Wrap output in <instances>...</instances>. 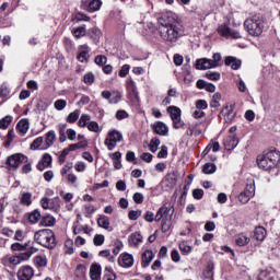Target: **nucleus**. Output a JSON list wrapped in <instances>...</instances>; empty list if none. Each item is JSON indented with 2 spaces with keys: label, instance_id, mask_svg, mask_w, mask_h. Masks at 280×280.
Here are the masks:
<instances>
[{
  "label": "nucleus",
  "instance_id": "nucleus-1",
  "mask_svg": "<svg viewBox=\"0 0 280 280\" xmlns=\"http://www.w3.org/2000/svg\"><path fill=\"white\" fill-rule=\"evenodd\" d=\"M256 161L260 170L268 172L272 167H277V163L280 161V153L277 149H272L266 151L262 155H258Z\"/></svg>",
  "mask_w": 280,
  "mask_h": 280
},
{
  "label": "nucleus",
  "instance_id": "nucleus-2",
  "mask_svg": "<svg viewBox=\"0 0 280 280\" xmlns=\"http://www.w3.org/2000/svg\"><path fill=\"white\" fill-rule=\"evenodd\" d=\"M34 240L39 246L54 250L56 248V234L50 229L38 230L34 234Z\"/></svg>",
  "mask_w": 280,
  "mask_h": 280
},
{
  "label": "nucleus",
  "instance_id": "nucleus-3",
  "mask_svg": "<svg viewBox=\"0 0 280 280\" xmlns=\"http://www.w3.org/2000/svg\"><path fill=\"white\" fill-rule=\"evenodd\" d=\"M244 27L249 36H261L264 33V16L255 14L244 22Z\"/></svg>",
  "mask_w": 280,
  "mask_h": 280
},
{
  "label": "nucleus",
  "instance_id": "nucleus-4",
  "mask_svg": "<svg viewBox=\"0 0 280 280\" xmlns=\"http://www.w3.org/2000/svg\"><path fill=\"white\" fill-rule=\"evenodd\" d=\"M179 25L174 24L173 26H159V33L161 38L166 43H176L180 38Z\"/></svg>",
  "mask_w": 280,
  "mask_h": 280
},
{
  "label": "nucleus",
  "instance_id": "nucleus-5",
  "mask_svg": "<svg viewBox=\"0 0 280 280\" xmlns=\"http://www.w3.org/2000/svg\"><path fill=\"white\" fill-rule=\"evenodd\" d=\"M213 59H207V58H202V59H198L196 61V69L200 70V71H205L207 69H214L215 67H220V61L222 60V55H220V52H215L212 56Z\"/></svg>",
  "mask_w": 280,
  "mask_h": 280
},
{
  "label": "nucleus",
  "instance_id": "nucleus-6",
  "mask_svg": "<svg viewBox=\"0 0 280 280\" xmlns=\"http://www.w3.org/2000/svg\"><path fill=\"white\" fill-rule=\"evenodd\" d=\"M170 211H172V209L164 205L158 210L155 218H153L155 222H161L162 220V233H167L170 226H172V223L167 219Z\"/></svg>",
  "mask_w": 280,
  "mask_h": 280
},
{
  "label": "nucleus",
  "instance_id": "nucleus-7",
  "mask_svg": "<svg viewBox=\"0 0 280 280\" xmlns=\"http://www.w3.org/2000/svg\"><path fill=\"white\" fill-rule=\"evenodd\" d=\"M167 113L173 121V128H175V130H178L180 128H183V130H185L186 125L180 119V108H178L176 106H170L167 108Z\"/></svg>",
  "mask_w": 280,
  "mask_h": 280
},
{
  "label": "nucleus",
  "instance_id": "nucleus-8",
  "mask_svg": "<svg viewBox=\"0 0 280 280\" xmlns=\"http://www.w3.org/2000/svg\"><path fill=\"white\" fill-rule=\"evenodd\" d=\"M218 33L220 34V36H223L224 38H234V39L242 38V35L237 31L226 25L219 26Z\"/></svg>",
  "mask_w": 280,
  "mask_h": 280
},
{
  "label": "nucleus",
  "instance_id": "nucleus-9",
  "mask_svg": "<svg viewBox=\"0 0 280 280\" xmlns=\"http://www.w3.org/2000/svg\"><path fill=\"white\" fill-rule=\"evenodd\" d=\"M23 161H27V156L23 155V153H15L7 159V165L16 170Z\"/></svg>",
  "mask_w": 280,
  "mask_h": 280
},
{
  "label": "nucleus",
  "instance_id": "nucleus-10",
  "mask_svg": "<svg viewBox=\"0 0 280 280\" xmlns=\"http://www.w3.org/2000/svg\"><path fill=\"white\" fill-rule=\"evenodd\" d=\"M174 21H176V19L174 18V13L172 12H166L158 19L160 27H171L175 25Z\"/></svg>",
  "mask_w": 280,
  "mask_h": 280
},
{
  "label": "nucleus",
  "instance_id": "nucleus-11",
  "mask_svg": "<svg viewBox=\"0 0 280 280\" xmlns=\"http://www.w3.org/2000/svg\"><path fill=\"white\" fill-rule=\"evenodd\" d=\"M152 130L160 137H167V135H170V128L163 121H156L153 124Z\"/></svg>",
  "mask_w": 280,
  "mask_h": 280
},
{
  "label": "nucleus",
  "instance_id": "nucleus-12",
  "mask_svg": "<svg viewBox=\"0 0 280 280\" xmlns=\"http://www.w3.org/2000/svg\"><path fill=\"white\" fill-rule=\"evenodd\" d=\"M34 277V269L31 266H24L18 271V279L30 280Z\"/></svg>",
  "mask_w": 280,
  "mask_h": 280
},
{
  "label": "nucleus",
  "instance_id": "nucleus-13",
  "mask_svg": "<svg viewBox=\"0 0 280 280\" xmlns=\"http://www.w3.org/2000/svg\"><path fill=\"white\" fill-rule=\"evenodd\" d=\"M118 264L121 268H132L135 265V257L130 254H121L118 259Z\"/></svg>",
  "mask_w": 280,
  "mask_h": 280
},
{
  "label": "nucleus",
  "instance_id": "nucleus-14",
  "mask_svg": "<svg viewBox=\"0 0 280 280\" xmlns=\"http://www.w3.org/2000/svg\"><path fill=\"white\" fill-rule=\"evenodd\" d=\"M237 143H240V139H237V136H228L224 141L223 145L225 150H235L237 148Z\"/></svg>",
  "mask_w": 280,
  "mask_h": 280
},
{
  "label": "nucleus",
  "instance_id": "nucleus-15",
  "mask_svg": "<svg viewBox=\"0 0 280 280\" xmlns=\"http://www.w3.org/2000/svg\"><path fill=\"white\" fill-rule=\"evenodd\" d=\"M91 51V48H89L88 45H82L79 48V54L77 56V60H79V62H89V52Z\"/></svg>",
  "mask_w": 280,
  "mask_h": 280
},
{
  "label": "nucleus",
  "instance_id": "nucleus-16",
  "mask_svg": "<svg viewBox=\"0 0 280 280\" xmlns=\"http://www.w3.org/2000/svg\"><path fill=\"white\" fill-rule=\"evenodd\" d=\"M82 8L88 10V12H97L102 8V0H92L88 3L82 2Z\"/></svg>",
  "mask_w": 280,
  "mask_h": 280
},
{
  "label": "nucleus",
  "instance_id": "nucleus-17",
  "mask_svg": "<svg viewBox=\"0 0 280 280\" xmlns=\"http://www.w3.org/2000/svg\"><path fill=\"white\" fill-rule=\"evenodd\" d=\"M26 252L20 254V259L26 260L30 259L34 254L38 253V248L34 247V243L27 242Z\"/></svg>",
  "mask_w": 280,
  "mask_h": 280
},
{
  "label": "nucleus",
  "instance_id": "nucleus-18",
  "mask_svg": "<svg viewBox=\"0 0 280 280\" xmlns=\"http://www.w3.org/2000/svg\"><path fill=\"white\" fill-rule=\"evenodd\" d=\"M235 105L225 106L224 109L221 110V115H224V120L229 124L235 119Z\"/></svg>",
  "mask_w": 280,
  "mask_h": 280
},
{
  "label": "nucleus",
  "instance_id": "nucleus-19",
  "mask_svg": "<svg viewBox=\"0 0 280 280\" xmlns=\"http://www.w3.org/2000/svg\"><path fill=\"white\" fill-rule=\"evenodd\" d=\"M224 62H225V66L231 67V69H233V71H237V69H240V67H242V60H240L233 56L226 57Z\"/></svg>",
  "mask_w": 280,
  "mask_h": 280
},
{
  "label": "nucleus",
  "instance_id": "nucleus-20",
  "mask_svg": "<svg viewBox=\"0 0 280 280\" xmlns=\"http://www.w3.org/2000/svg\"><path fill=\"white\" fill-rule=\"evenodd\" d=\"M90 277L92 280H102V266L92 264L90 268Z\"/></svg>",
  "mask_w": 280,
  "mask_h": 280
},
{
  "label": "nucleus",
  "instance_id": "nucleus-21",
  "mask_svg": "<svg viewBox=\"0 0 280 280\" xmlns=\"http://www.w3.org/2000/svg\"><path fill=\"white\" fill-rule=\"evenodd\" d=\"M16 130L18 132H20V135H22V137H24V135H27V130H30V120H27V118L21 119L16 124Z\"/></svg>",
  "mask_w": 280,
  "mask_h": 280
},
{
  "label": "nucleus",
  "instance_id": "nucleus-22",
  "mask_svg": "<svg viewBox=\"0 0 280 280\" xmlns=\"http://www.w3.org/2000/svg\"><path fill=\"white\" fill-rule=\"evenodd\" d=\"M152 259H154V253L150 249H147L142 254V268H148V266H150V264L152 262Z\"/></svg>",
  "mask_w": 280,
  "mask_h": 280
},
{
  "label": "nucleus",
  "instance_id": "nucleus-23",
  "mask_svg": "<svg viewBox=\"0 0 280 280\" xmlns=\"http://www.w3.org/2000/svg\"><path fill=\"white\" fill-rule=\"evenodd\" d=\"M97 225L101 229H105L106 231H113V229L110 228V219L106 215H101L97 219Z\"/></svg>",
  "mask_w": 280,
  "mask_h": 280
},
{
  "label": "nucleus",
  "instance_id": "nucleus-24",
  "mask_svg": "<svg viewBox=\"0 0 280 280\" xmlns=\"http://www.w3.org/2000/svg\"><path fill=\"white\" fill-rule=\"evenodd\" d=\"M128 242L132 246H139V244L143 242V236H141L140 232H135L131 235H129Z\"/></svg>",
  "mask_w": 280,
  "mask_h": 280
},
{
  "label": "nucleus",
  "instance_id": "nucleus-25",
  "mask_svg": "<svg viewBox=\"0 0 280 280\" xmlns=\"http://www.w3.org/2000/svg\"><path fill=\"white\" fill-rule=\"evenodd\" d=\"M254 240H257V242H264V240H266V229L264 226H258L255 229Z\"/></svg>",
  "mask_w": 280,
  "mask_h": 280
},
{
  "label": "nucleus",
  "instance_id": "nucleus-26",
  "mask_svg": "<svg viewBox=\"0 0 280 280\" xmlns=\"http://www.w3.org/2000/svg\"><path fill=\"white\" fill-rule=\"evenodd\" d=\"M40 226H54L56 224V218L50 214L44 215L39 222Z\"/></svg>",
  "mask_w": 280,
  "mask_h": 280
},
{
  "label": "nucleus",
  "instance_id": "nucleus-27",
  "mask_svg": "<svg viewBox=\"0 0 280 280\" xmlns=\"http://www.w3.org/2000/svg\"><path fill=\"white\" fill-rule=\"evenodd\" d=\"M46 145L47 148H51L56 141V131L50 130L46 133Z\"/></svg>",
  "mask_w": 280,
  "mask_h": 280
},
{
  "label": "nucleus",
  "instance_id": "nucleus-28",
  "mask_svg": "<svg viewBox=\"0 0 280 280\" xmlns=\"http://www.w3.org/2000/svg\"><path fill=\"white\" fill-rule=\"evenodd\" d=\"M72 34L75 36V38H82V36H86V25L73 28Z\"/></svg>",
  "mask_w": 280,
  "mask_h": 280
},
{
  "label": "nucleus",
  "instance_id": "nucleus-29",
  "mask_svg": "<svg viewBox=\"0 0 280 280\" xmlns=\"http://www.w3.org/2000/svg\"><path fill=\"white\" fill-rule=\"evenodd\" d=\"M28 220L31 224H37L39 220H42L40 211L34 210L28 214Z\"/></svg>",
  "mask_w": 280,
  "mask_h": 280
},
{
  "label": "nucleus",
  "instance_id": "nucleus-30",
  "mask_svg": "<svg viewBox=\"0 0 280 280\" xmlns=\"http://www.w3.org/2000/svg\"><path fill=\"white\" fill-rule=\"evenodd\" d=\"M91 121V116H89V114H83L81 115L79 121H78V126L80 128H86V126H89Z\"/></svg>",
  "mask_w": 280,
  "mask_h": 280
},
{
  "label": "nucleus",
  "instance_id": "nucleus-31",
  "mask_svg": "<svg viewBox=\"0 0 280 280\" xmlns=\"http://www.w3.org/2000/svg\"><path fill=\"white\" fill-rule=\"evenodd\" d=\"M218 166L213 163H206L202 167L203 174H215Z\"/></svg>",
  "mask_w": 280,
  "mask_h": 280
},
{
  "label": "nucleus",
  "instance_id": "nucleus-32",
  "mask_svg": "<svg viewBox=\"0 0 280 280\" xmlns=\"http://www.w3.org/2000/svg\"><path fill=\"white\" fill-rule=\"evenodd\" d=\"M235 242L237 246H246V244H250V238L244 234H240Z\"/></svg>",
  "mask_w": 280,
  "mask_h": 280
},
{
  "label": "nucleus",
  "instance_id": "nucleus-33",
  "mask_svg": "<svg viewBox=\"0 0 280 280\" xmlns=\"http://www.w3.org/2000/svg\"><path fill=\"white\" fill-rule=\"evenodd\" d=\"M220 100H222V94L214 93L212 96V100L210 102V108H219L220 106Z\"/></svg>",
  "mask_w": 280,
  "mask_h": 280
},
{
  "label": "nucleus",
  "instance_id": "nucleus-34",
  "mask_svg": "<svg viewBox=\"0 0 280 280\" xmlns=\"http://www.w3.org/2000/svg\"><path fill=\"white\" fill-rule=\"evenodd\" d=\"M88 145H89V142H86V140H82L78 143L70 144L69 149H70V152H74V150H82V149L86 148Z\"/></svg>",
  "mask_w": 280,
  "mask_h": 280
},
{
  "label": "nucleus",
  "instance_id": "nucleus-35",
  "mask_svg": "<svg viewBox=\"0 0 280 280\" xmlns=\"http://www.w3.org/2000/svg\"><path fill=\"white\" fill-rule=\"evenodd\" d=\"M20 202L21 205L30 207V205H32V195L30 192H23L21 195Z\"/></svg>",
  "mask_w": 280,
  "mask_h": 280
},
{
  "label": "nucleus",
  "instance_id": "nucleus-36",
  "mask_svg": "<svg viewBox=\"0 0 280 280\" xmlns=\"http://www.w3.org/2000/svg\"><path fill=\"white\" fill-rule=\"evenodd\" d=\"M35 266L37 268H45L47 266V257L46 256H36L34 258Z\"/></svg>",
  "mask_w": 280,
  "mask_h": 280
},
{
  "label": "nucleus",
  "instance_id": "nucleus-37",
  "mask_svg": "<svg viewBox=\"0 0 280 280\" xmlns=\"http://www.w3.org/2000/svg\"><path fill=\"white\" fill-rule=\"evenodd\" d=\"M107 138L119 142L124 139V136L121 135V132H119L117 130H112L108 132Z\"/></svg>",
  "mask_w": 280,
  "mask_h": 280
},
{
  "label": "nucleus",
  "instance_id": "nucleus-38",
  "mask_svg": "<svg viewBox=\"0 0 280 280\" xmlns=\"http://www.w3.org/2000/svg\"><path fill=\"white\" fill-rule=\"evenodd\" d=\"M80 118V109H77L72 113H70L67 117V122L68 124H75L78 119Z\"/></svg>",
  "mask_w": 280,
  "mask_h": 280
},
{
  "label": "nucleus",
  "instance_id": "nucleus-39",
  "mask_svg": "<svg viewBox=\"0 0 280 280\" xmlns=\"http://www.w3.org/2000/svg\"><path fill=\"white\" fill-rule=\"evenodd\" d=\"M27 246H30V244L25 243V244H21V243H13L11 245V249L14 250V252H20V253H23L27 250Z\"/></svg>",
  "mask_w": 280,
  "mask_h": 280
},
{
  "label": "nucleus",
  "instance_id": "nucleus-40",
  "mask_svg": "<svg viewBox=\"0 0 280 280\" xmlns=\"http://www.w3.org/2000/svg\"><path fill=\"white\" fill-rule=\"evenodd\" d=\"M12 124V116H5L0 119V130H5Z\"/></svg>",
  "mask_w": 280,
  "mask_h": 280
},
{
  "label": "nucleus",
  "instance_id": "nucleus-41",
  "mask_svg": "<svg viewBox=\"0 0 280 280\" xmlns=\"http://www.w3.org/2000/svg\"><path fill=\"white\" fill-rule=\"evenodd\" d=\"M159 145H161V140L159 138L151 139L149 144L150 152H156L159 150Z\"/></svg>",
  "mask_w": 280,
  "mask_h": 280
},
{
  "label": "nucleus",
  "instance_id": "nucleus-42",
  "mask_svg": "<svg viewBox=\"0 0 280 280\" xmlns=\"http://www.w3.org/2000/svg\"><path fill=\"white\" fill-rule=\"evenodd\" d=\"M213 264H209L207 266V268L203 271V277H206V279H213Z\"/></svg>",
  "mask_w": 280,
  "mask_h": 280
},
{
  "label": "nucleus",
  "instance_id": "nucleus-43",
  "mask_svg": "<svg viewBox=\"0 0 280 280\" xmlns=\"http://www.w3.org/2000/svg\"><path fill=\"white\" fill-rule=\"evenodd\" d=\"M60 209V198L55 197L50 199V210L58 211Z\"/></svg>",
  "mask_w": 280,
  "mask_h": 280
},
{
  "label": "nucleus",
  "instance_id": "nucleus-44",
  "mask_svg": "<svg viewBox=\"0 0 280 280\" xmlns=\"http://www.w3.org/2000/svg\"><path fill=\"white\" fill-rule=\"evenodd\" d=\"M250 198H253L250 195H248V192H245V191H242L240 195H238V200L242 205H246Z\"/></svg>",
  "mask_w": 280,
  "mask_h": 280
},
{
  "label": "nucleus",
  "instance_id": "nucleus-45",
  "mask_svg": "<svg viewBox=\"0 0 280 280\" xmlns=\"http://www.w3.org/2000/svg\"><path fill=\"white\" fill-rule=\"evenodd\" d=\"M94 61L96 65H98V67H104V65L108 62V58H106L104 55H97Z\"/></svg>",
  "mask_w": 280,
  "mask_h": 280
},
{
  "label": "nucleus",
  "instance_id": "nucleus-46",
  "mask_svg": "<svg viewBox=\"0 0 280 280\" xmlns=\"http://www.w3.org/2000/svg\"><path fill=\"white\" fill-rule=\"evenodd\" d=\"M85 233L86 235H89V233H91V230L89 229V225L82 226V228H78V226H73V234L78 235L80 233Z\"/></svg>",
  "mask_w": 280,
  "mask_h": 280
},
{
  "label": "nucleus",
  "instance_id": "nucleus-47",
  "mask_svg": "<svg viewBox=\"0 0 280 280\" xmlns=\"http://www.w3.org/2000/svg\"><path fill=\"white\" fill-rule=\"evenodd\" d=\"M117 140H112L110 138L105 139V145L107 147V150L113 151L117 147Z\"/></svg>",
  "mask_w": 280,
  "mask_h": 280
},
{
  "label": "nucleus",
  "instance_id": "nucleus-48",
  "mask_svg": "<svg viewBox=\"0 0 280 280\" xmlns=\"http://www.w3.org/2000/svg\"><path fill=\"white\" fill-rule=\"evenodd\" d=\"M205 196V190H202L201 188H196L192 190V197L195 198V200H202Z\"/></svg>",
  "mask_w": 280,
  "mask_h": 280
},
{
  "label": "nucleus",
  "instance_id": "nucleus-49",
  "mask_svg": "<svg viewBox=\"0 0 280 280\" xmlns=\"http://www.w3.org/2000/svg\"><path fill=\"white\" fill-rule=\"evenodd\" d=\"M43 137H38L36 138L32 143H31V149L32 150H38V148H40V145H43Z\"/></svg>",
  "mask_w": 280,
  "mask_h": 280
},
{
  "label": "nucleus",
  "instance_id": "nucleus-50",
  "mask_svg": "<svg viewBox=\"0 0 280 280\" xmlns=\"http://www.w3.org/2000/svg\"><path fill=\"white\" fill-rule=\"evenodd\" d=\"M128 218L129 220H139V218H141V210H130L128 213Z\"/></svg>",
  "mask_w": 280,
  "mask_h": 280
},
{
  "label": "nucleus",
  "instance_id": "nucleus-51",
  "mask_svg": "<svg viewBox=\"0 0 280 280\" xmlns=\"http://www.w3.org/2000/svg\"><path fill=\"white\" fill-rule=\"evenodd\" d=\"M88 130H90V132H100V124H97V121H90L88 124Z\"/></svg>",
  "mask_w": 280,
  "mask_h": 280
},
{
  "label": "nucleus",
  "instance_id": "nucleus-52",
  "mask_svg": "<svg viewBox=\"0 0 280 280\" xmlns=\"http://www.w3.org/2000/svg\"><path fill=\"white\" fill-rule=\"evenodd\" d=\"M83 82L85 84H93V82H95V75L93 74V72L84 74Z\"/></svg>",
  "mask_w": 280,
  "mask_h": 280
},
{
  "label": "nucleus",
  "instance_id": "nucleus-53",
  "mask_svg": "<svg viewBox=\"0 0 280 280\" xmlns=\"http://www.w3.org/2000/svg\"><path fill=\"white\" fill-rule=\"evenodd\" d=\"M244 191L253 198L255 196V183L247 184Z\"/></svg>",
  "mask_w": 280,
  "mask_h": 280
},
{
  "label": "nucleus",
  "instance_id": "nucleus-54",
  "mask_svg": "<svg viewBox=\"0 0 280 280\" xmlns=\"http://www.w3.org/2000/svg\"><path fill=\"white\" fill-rule=\"evenodd\" d=\"M128 73H130V65H124L120 69V71L118 72V75L120 78H126V75H128Z\"/></svg>",
  "mask_w": 280,
  "mask_h": 280
},
{
  "label": "nucleus",
  "instance_id": "nucleus-55",
  "mask_svg": "<svg viewBox=\"0 0 280 280\" xmlns=\"http://www.w3.org/2000/svg\"><path fill=\"white\" fill-rule=\"evenodd\" d=\"M104 235L103 234H96L93 238L94 242V246H102V244H104Z\"/></svg>",
  "mask_w": 280,
  "mask_h": 280
},
{
  "label": "nucleus",
  "instance_id": "nucleus-56",
  "mask_svg": "<svg viewBox=\"0 0 280 280\" xmlns=\"http://www.w3.org/2000/svg\"><path fill=\"white\" fill-rule=\"evenodd\" d=\"M67 107V101L65 100H57L55 102V108L56 110H63V108Z\"/></svg>",
  "mask_w": 280,
  "mask_h": 280
},
{
  "label": "nucleus",
  "instance_id": "nucleus-57",
  "mask_svg": "<svg viewBox=\"0 0 280 280\" xmlns=\"http://www.w3.org/2000/svg\"><path fill=\"white\" fill-rule=\"evenodd\" d=\"M209 104H207V101L205 100H198L196 102V108L199 110H206L208 108Z\"/></svg>",
  "mask_w": 280,
  "mask_h": 280
},
{
  "label": "nucleus",
  "instance_id": "nucleus-58",
  "mask_svg": "<svg viewBox=\"0 0 280 280\" xmlns=\"http://www.w3.org/2000/svg\"><path fill=\"white\" fill-rule=\"evenodd\" d=\"M129 115L128 112L124 110V109H119L116 113V119H118L119 121H121V119H128Z\"/></svg>",
  "mask_w": 280,
  "mask_h": 280
},
{
  "label": "nucleus",
  "instance_id": "nucleus-59",
  "mask_svg": "<svg viewBox=\"0 0 280 280\" xmlns=\"http://www.w3.org/2000/svg\"><path fill=\"white\" fill-rule=\"evenodd\" d=\"M206 78H208V80H212V81L217 82L218 80H220V73L219 72H207Z\"/></svg>",
  "mask_w": 280,
  "mask_h": 280
},
{
  "label": "nucleus",
  "instance_id": "nucleus-60",
  "mask_svg": "<svg viewBox=\"0 0 280 280\" xmlns=\"http://www.w3.org/2000/svg\"><path fill=\"white\" fill-rule=\"evenodd\" d=\"M133 202H136V205H143V194L135 192L133 194Z\"/></svg>",
  "mask_w": 280,
  "mask_h": 280
},
{
  "label": "nucleus",
  "instance_id": "nucleus-61",
  "mask_svg": "<svg viewBox=\"0 0 280 280\" xmlns=\"http://www.w3.org/2000/svg\"><path fill=\"white\" fill-rule=\"evenodd\" d=\"M171 259L175 264H178V261H180V253H178L177 249H173L171 253Z\"/></svg>",
  "mask_w": 280,
  "mask_h": 280
},
{
  "label": "nucleus",
  "instance_id": "nucleus-62",
  "mask_svg": "<svg viewBox=\"0 0 280 280\" xmlns=\"http://www.w3.org/2000/svg\"><path fill=\"white\" fill-rule=\"evenodd\" d=\"M40 162L44 163L46 167H49V165H51V155L49 153H45Z\"/></svg>",
  "mask_w": 280,
  "mask_h": 280
},
{
  "label": "nucleus",
  "instance_id": "nucleus-63",
  "mask_svg": "<svg viewBox=\"0 0 280 280\" xmlns=\"http://www.w3.org/2000/svg\"><path fill=\"white\" fill-rule=\"evenodd\" d=\"M189 191V186L185 185L184 186V190L180 195V198H179V203L180 205H185V198H187V192Z\"/></svg>",
  "mask_w": 280,
  "mask_h": 280
},
{
  "label": "nucleus",
  "instance_id": "nucleus-64",
  "mask_svg": "<svg viewBox=\"0 0 280 280\" xmlns=\"http://www.w3.org/2000/svg\"><path fill=\"white\" fill-rule=\"evenodd\" d=\"M258 280H272V277H270V272L268 271H261L258 275Z\"/></svg>",
  "mask_w": 280,
  "mask_h": 280
}]
</instances>
